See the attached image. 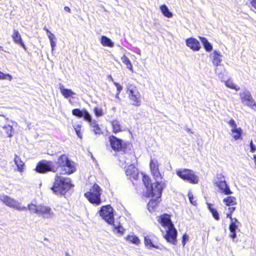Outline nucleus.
Instances as JSON below:
<instances>
[{
    "mask_svg": "<svg viewBox=\"0 0 256 256\" xmlns=\"http://www.w3.org/2000/svg\"><path fill=\"white\" fill-rule=\"evenodd\" d=\"M0 200L6 206L16 210H20L21 208L18 202L14 198L6 194H0Z\"/></svg>",
    "mask_w": 256,
    "mask_h": 256,
    "instance_id": "2eb2a0df",
    "label": "nucleus"
},
{
    "mask_svg": "<svg viewBox=\"0 0 256 256\" xmlns=\"http://www.w3.org/2000/svg\"><path fill=\"white\" fill-rule=\"evenodd\" d=\"M112 225L113 226V231L114 232L120 235H122L124 234L125 230L120 224L118 226H116L114 223V224Z\"/></svg>",
    "mask_w": 256,
    "mask_h": 256,
    "instance_id": "4c0bfd02",
    "label": "nucleus"
},
{
    "mask_svg": "<svg viewBox=\"0 0 256 256\" xmlns=\"http://www.w3.org/2000/svg\"><path fill=\"white\" fill-rule=\"evenodd\" d=\"M48 37L50 41L54 40V39L55 38L54 34L52 33H50V34H48Z\"/></svg>",
    "mask_w": 256,
    "mask_h": 256,
    "instance_id": "3c124183",
    "label": "nucleus"
},
{
    "mask_svg": "<svg viewBox=\"0 0 256 256\" xmlns=\"http://www.w3.org/2000/svg\"><path fill=\"white\" fill-rule=\"evenodd\" d=\"M142 180L146 188V190L152 185L151 183V179L148 175L146 174H142Z\"/></svg>",
    "mask_w": 256,
    "mask_h": 256,
    "instance_id": "c9c22d12",
    "label": "nucleus"
},
{
    "mask_svg": "<svg viewBox=\"0 0 256 256\" xmlns=\"http://www.w3.org/2000/svg\"><path fill=\"white\" fill-rule=\"evenodd\" d=\"M210 56L212 63L214 66H217L220 64L222 62V56L220 54V52L216 50H214L210 55Z\"/></svg>",
    "mask_w": 256,
    "mask_h": 256,
    "instance_id": "5701e85b",
    "label": "nucleus"
},
{
    "mask_svg": "<svg viewBox=\"0 0 256 256\" xmlns=\"http://www.w3.org/2000/svg\"><path fill=\"white\" fill-rule=\"evenodd\" d=\"M214 184L218 188V192L224 195L228 196L232 194L226 180L224 176L222 174H217L214 178Z\"/></svg>",
    "mask_w": 256,
    "mask_h": 256,
    "instance_id": "423d86ee",
    "label": "nucleus"
},
{
    "mask_svg": "<svg viewBox=\"0 0 256 256\" xmlns=\"http://www.w3.org/2000/svg\"><path fill=\"white\" fill-rule=\"evenodd\" d=\"M176 175L182 180L196 184L198 182V178L194 172L190 169L184 168L176 171Z\"/></svg>",
    "mask_w": 256,
    "mask_h": 256,
    "instance_id": "0eeeda50",
    "label": "nucleus"
},
{
    "mask_svg": "<svg viewBox=\"0 0 256 256\" xmlns=\"http://www.w3.org/2000/svg\"><path fill=\"white\" fill-rule=\"evenodd\" d=\"M186 42V46L194 51H198L201 48L199 42L195 38H188Z\"/></svg>",
    "mask_w": 256,
    "mask_h": 256,
    "instance_id": "412c9836",
    "label": "nucleus"
},
{
    "mask_svg": "<svg viewBox=\"0 0 256 256\" xmlns=\"http://www.w3.org/2000/svg\"><path fill=\"white\" fill-rule=\"evenodd\" d=\"M236 209V208L234 206H228V212L226 214V217L230 219L234 218L232 217V214L233 212L235 211Z\"/></svg>",
    "mask_w": 256,
    "mask_h": 256,
    "instance_id": "79ce46f5",
    "label": "nucleus"
},
{
    "mask_svg": "<svg viewBox=\"0 0 256 256\" xmlns=\"http://www.w3.org/2000/svg\"><path fill=\"white\" fill-rule=\"evenodd\" d=\"M114 84L116 88V90H117L116 92L120 93L121 91L122 90V86L119 83L116 82H114Z\"/></svg>",
    "mask_w": 256,
    "mask_h": 256,
    "instance_id": "09e8293b",
    "label": "nucleus"
},
{
    "mask_svg": "<svg viewBox=\"0 0 256 256\" xmlns=\"http://www.w3.org/2000/svg\"><path fill=\"white\" fill-rule=\"evenodd\" d=\"M212 204L210 203H207V207L210 212L212 213L213 218L216 220H220V217L218 212L217 210L212 208Z\"/></svg>",
    "mask_w": 256,
    "mask_h": 256,
    "instance_id": "2f4dec72",
    "label": "nucleus"
},
{
    "mask_svg": "<svg viewBox=\"0 0 256 256\" xmlns=\"http://www.w3.org/2000/svg\"><path fill=\"white\" fill-rule=\"evenodd\" d=\"M146 190V196L148 198H160L162 191L165 187V183L162 181H157Z\"/></svg>",
    "mask_w": 256,
    "mask_h": 256,
    "instance_id": "6e6552de",
    "label": "nucleus"
},
{
    "mask_svg": "<svg viewBox=\"0 0 256 256\" xmlns=\"http://www.w3.org/2000/svg\"><path fill=\"white\" fill-rule=\"evenodd\" d=\"M44 30H46V33L48 34H50V33H51L50 30H48V28H46L44 27Z\"/></svg>",
    "mask_w": 256,
    "mask_h": 256,
    "instance_id": "13d9d810",
    "label": "nucleus"
},
{
    "mask_svg": "<svg viewBox=\"0 0 256 256\" xmlns=\"http://www.w3.org/2000/svg\"><path fill=\"white\" fill-rule=\"evenodd\" d=\"M74 128L78 137L82 139V126L80 124H76L74 126Z\"/></svg>",
    "mask_w": 256,
    "mask_h": 256,
    "instance_id": "58836bf2",
    "label": "nucleus"
},
{
    "mask_svg": "<svg viewBox=\"0 0 256 256\" xmlns=\"http://www.w3.org/2000/svg\"><path fill=\"white\" fill-rule=\"evenodd\" d=\"M100 216L110 224H114L113 208L110 204L102 206L98 212Z\"/></svg>",
    "mask_w": 256,
    "mask_h": 256,
    "instance_id": "9b49d317",
    "label": "nucleus"
},
{
    "mask_svg": "<svg viewBox=\"0 0 256 256\" xmlns=\"http://www.w3.org/2000/svg\"><path fill=\"white\" fill-rule=\"evenodd\" d=\"M108 138L110 148L115 152L126 153L128 150H130L132 146L131 144L124 142L122 139L114 135L110 136Z\"/></svg>",
    "mask_w": 256,
    "mask_h": 256,
    "instance_id": "39448f33",
    "label": "nucleus"
},
{
    "mask_svg": "<svg viewBox=\"0 0 256 256\" xmlns=\"http://www.w3.org/2000/svg\"><path fill=\"white\" fill-rule=\"evenodd\" d=\"M121 60L123 64L126 65V68H128L130 71L132 72V65L129 58L125 54H123L122 56L121 57Z\"/></svg>",
    "mask_w": 256,
    "mask_h": 256,
    "instance_id": "72a5a7b5",
    "label": "nucleus"
},
{
    "mask_svg": "<svg viewBox=\"0 0 256 256\" xmlns=\"http://www.w3.org/2000/svg\"><path fill=\"white\" fill-rule=\"evenodd\" d=\"M14 162L17 167V170L20 172H22L24 170L25 164L22 160L21 158L15 154L14 156Z\"/></svg>",
    "mask_w": 256,
    "mask_h": 256,
    "instance_id": "b1692460",
    "label": "nucleus"
},
{
    "mask_svg": "<svg viewBox=\"0 0 256 256\" xmlns=\"http://www.w3.org/2000/svg\"><path fill=\"white\" fill-rule=\"evenodd\" d=\"M144 245L148 248H160L158 238L154 234H149L144 236Z\"/></svg>",
    "mask_w": 256,
    "mask_h": 256,
    "instance_id": "ddd939ff",
    "label": "nucleus"
},
{
    "mask_svg": "<svg viewBox=\"0 0 256 256\" xmlns=\"http://www.w3.org/2000/svg\"><path fill=\"white\" fill-rule=\"evenodd\" d=\"M35 171L38 174H44L48 172H56L57 168H55L52 166V163L50 160H44L39 161L35 168Z\"/></svg>",
    "mask_w": 256,
    "mask_h": 256,
    "instance_id": "9d476101",
    "label": "nucleus"
},
{
    "mask_svg": "<svg viewBox=\"0 0 256 256\" xmlns=\"http://www.w3.org/2000/svg\"><path fill=\"white\" fill-rule=\"evenodd\" d=\"M38 205L37 206L34 204H30L28 206V208L32 212L38 214Z\"/></svg>",
    "mask_w": 256,
    "mask_h": 256,
    "instance_id": "ea45409f",
    "label": "nucleus"
},
{
    "mask_svg": "<svg viewBox=\"0 0 256 256\" xmlns=\"http://www.w3.org/2000/svg\"><path fill=\"white\" fill-rule=\"evenodd\" d=\"M188 240V236L186 234H183L182 236V245L183 246H184L186 242Z\"/></svg>",
    "mask_w": 256,
    "mask_h": 256,
    "instance_id": "de8ad7c7",
    "label": "nucleus"
},
{
    "mask_svg": "<svg viewBox=\"0 0 256 256\" xmlns=\"http://www.w3.org/2000/svg\"><path fill=\"white\" fill-rule=\"evenodd\" d=\"M50 42L51 46L52 48V50H54V48L56 46L55 42H54V40L50 41Z\"/></svg>",
    "mask_w": 256,
    "mask_h": 256,
    "instance_id": "603ef678",
    "label": "nucleus"
},
{
    "mask_svg": "<svg viewBox=\"0 0 256 256\" xmlns=\"http://www.w3.org/2000/svg\"><path fill=\"white\" fill-rule=\"evenodd\" d=\"M222 202L227 206H234L237 204L236 198L234 196H227L223 199Z\"/></svg>",
    "mask_w": 256,
    "mask_h": 256,
    "instance_id": "a878e982",
    "label": "nucleus"
},
{
    "mask_svg": "<svg viewBox=\"0 0 256 256\" xmlns=\"http://www.w3.org/2000/svg\"><path fill=\"white\" fill-rule=\"evenodd\" d=\"M232 138L235 140H242V130L240 128L231 130Z\"/></svg>",
    "mask_w": 256,
    "mask_h": 256,
    "instance_id": "bb28decb",
    "label": "nucleus"
},
{
    "mask_svg": "<svg viewBox=\"0 0 256 256\" xmlns=\"http://www.w3.org/2000/svg\"><path fill=\"white\" fill-rule=\"evenodd\" d=\"M110 124L112 128V132L114 134H118L124 130L120 122L116 119H114L110 121Z\"/></svg>",
    "mask_w": 256,
    "mask_h": 256,
    "instance_id": "4be33fe9",
    "label": "nucleus"
},
{
    "mask_svg": "<svg viewBox=\"0 0 256 256\" xmlns=\"http://www.w3.org/2000/svg\"><path fill=\"white\" fill-rule=\"evenodd\" d=\"M150 168L151 174L155 180L162 179V176L159 170V164L158 160L150 159Z\"/></svg>",
    "mask_w": 256,
    "mask_h": 256,
    "instance_id": "4468645a",
    "label": "nucleus"
},
{
    "mask_svg": "<svg viewBox=\"0 0 256 256\" xmlns=\"http://www.w3.org/2000/svg\"><path fill=\"white\" fill-rule=\"evenodd\" d=\"M90 127L92 128V131L96 134L101 135L103 134V131L100 128L99 124L95 120L93 121L90 124Z\"/></svg>",
    "mask_w": 256,
    "mask_h": 256,
    "instance_id": "cd10ccee",
    "label": "nucleus"
},
{
    "mask_svg": "<svg viewBox=\"0 0 256 256\" xmlns=\"http://www.w3.org/2000/svg\"><path fill=\"white\" fill-rule=\"evenodd\" d=\"M74 186V184L70 178L62 176L57 174L55 175L50 190L56 194L64 196Z\"/></svg>",
    "mask_w": 256,
    "mask_h": 256,
    "instance_id": "f03ea898",
    "label": "nucleus"
},
{
    "mask_svg": "<svg viewBox=\"0 0 256 256\" xmlns=\"http://www.w3.org/2000/svg\"><path fill=\"white\" fill-rule=\"evenodd\" d=\"M102 193L101 188L97 184H94L89 190L84 194V196L90 204L99 206L102 203Z\"/></svg>",
    "mask_w": 256,
    "mask_h": 256,
    "instance_id": "20e7f679",
    "label": "nucleus"
},
{
    "mask_svg": "<svg viewBox=\"0 0 256 256\" xmlns=\"http://www.w3.org/2000/svg\"><path fill=\"white\" fill-rule=\"evenodd\" d=\"M160 10L164 16L168 18H170L172 16V14L168 9V8L165 4H162L160 6Z\"/></svg>",
    "mask_w": 256,
    "mask_h": 256,
    "instance_id": "f704fd0d",
    "label": "nucleus"
},
{
    "mask_svg": "<svg viewBox=\"0 0 256 256\" xmlns=\"http://www.w3.org/2000/svg\"><path fill=\"white\" fill-rule=\"evenodd\" d=\"M12 79V77L10 74H4L0 71V80H11Z\"/></svg>",
    "mask_w": 256,
    "mask_h": 256,
    "instance_id": "a18cd8bd",
    "label": "nucleus"
},
{
    "mask_svg": "<svg viewBox=\"0 0 256 256\" xmlns=\"http://www.w3.org/2000/svg\"><path fill=\"white\" fill-rule=\"evenodd\" d=\"M250 151L252 152H254L256 150V147L254 145L252 140H251V141L250 142Z\"/></svg>",
    "mask_w": 256,
    "mask_h": 256,
    "instance_id": "8fccbe9b",
    "label": "nucleus"
},
{
    "mask_svg": "<svg viewBox=\"0 0 256 256\" xmlns=\"http://www.w3.org/2000/svg\"><path fill=\"white\" fill-rule=\"evenodd\" d=\"M94 112L97 117H100L103 114L102 110L98 107H94Z\"/></svg>",
    "mask_w": 256,
    "mask_h": 256,
    "instance_id": "c03bdc74",
    "label": "nucleus"
},
{
    "mask_svg": "<svg viewBox=\"0 0 256 256\" xmlns=\"http://www.w3.org/2000/svg\"><path fill=\"white\" fill-rule=\"evenodd\" d=\"M125 173L128 178L132 180H136L138 178V172L136 168L132 165L128 166L126 169Z\"/></svg>",
    "mask_w": 256,
    "mask_h": 256,
    "instance_id": "a211bd4d",
    "label": "nucleus"
},
{
    "mask_svg": "<svg viewBox=\"0 0 256 256\" xmlns=\"http://www.w3.org/2000/svg\"><path fill=\"white\" fill-rule=\"evenodd\" d=\"M55 168L60 169V174L70 175L76 171L75 163L66 154H62L58 158Z\"/></svg>",
    "mask_w": 256,
    "mask_h": 256,
    "instance_id": "7ed1b4c3",
    "label": "nucleus"
},
{
    "mask_svg": "<svg viewBox=\"0 0 256 256\" xmlns=\"http://www.w3.org/2000/svg\"><path fill=\"white\" fill-rule=\"evenodd\" d=\"M230 222L229 225V230L230 232V236L232 238H235L236 236V230L238 228L240 222L236 218L230 219Z\"/></svg>",
    "mask_w": 256,
    "mask_h": 256,
    "instance_id": "6ab92c4d",
    "label": "nucleus"
},
{
    "mask_svg": "<svg viewBox=\"0 0 256 256\" xmlns=\"http://www.w3.org/2000/svg\"><path fill=\"white\" fill-rule=\"evenodd\" d=\"M188 196L190 200V202L194 206H196L198 204L197 200H195L193 194L192 192H189L188 194Z\"/></svg>",
    "mask_w": 256,
    "mask_h": 256,
    "instance_id": "a19ab883",
    "label": "nucleus"
},
{
    "mask_svg": "<svg viewBox=\"0 0 256 256\" xmlns=\"http://www.w3.org/2000/svg\"><path fill=\"white\" fill-rule=\"evenodd\" d=\"M125 239L129 242H131L136 245H138L140 244V240L136 236H127Z\"/></svg>",
    "mask_w": 256,
    "mask_h": 256,
    "instance_id": "e433bc0d",
    "label": "nucleus"
},
{
    "mask_svg": "<svg viewBox=\"0 0 256 256\" xmlns=\"http://www.w3.org/2000/svg\"><path fill=\"white\" fill-rule=\"evenodd\" d=\"M44 30H46V33L48 34H50V33H51L50 30H48V28H46L44 27Z\"/></svg>",
    "mask_w": 256,
    "mask_h": 256,
    "instance_id": "4d7b16f0",
    "label": "nucleus"
},
{
    "mask_svg": "<svg viewBox=\"0 0 256 256\" xmlns=\"http://www.w3.org/2000/svg\"><path fill=\"white\" fill-rule=\"evenodd\" d=\"M241 102L252 109L256 111V102L248 91H244L240 94Z\"/></svg>",
    "mask_w": 256,
    "mask_h": 256,
    "instance_id": "f8f14e48",
    "label": "nucleus"
},
{
    "mask_svg": "<svg viewBox=\"0 0 256 256\" xmlns=\"http://www.w3.org/2000/svg\"><path fill=\"white\" fill-rule=\"evenodd\" d=\"M126 92L132 106L136 107L140 106L141 95L136 86L132 84H128L126 88Z\"/></svg>",
    "mask_w": 256,
    "mask_h": 256,
    "instance_id": "1a4fd4ad",
    "label": "nucleus"
},
{
    "mask_svg": "<svg viewBox=\"0 0 256 256\" xmlns=\"http://www.w3.org/2000/svg\"><path fill=\"white\" fill-rule=\"evenodd\" d=\"M38 212L37 214L42 216L44 218H48L52 215V208L47 206L44 204L38 205Z\"/></svg>",
    "mask_w": 256,
    "mask_h": 256,
    "instance_id": "f3484780",
    "label": "nucleus"
},
{
    "mask_svg": "<svg viewBox=\"0 0 256 256\" xmlns=\"http://www.w3.org/2000/svg\"><path fill=\"white\" fill-rule=\"evenodd\" d=\"M100 43L104 46L112 48L114 46V44L111 40L105 36H101Z\"/></svg>",
    "mask_w": 256,
    "mask_h": 256,
    "instance_id": "c85d7f7f",
    "label": "nucleus"
},
{
    "mask_svg": "<svg viewBox=\"0 0 256 256\" xmlns=\"http://www.w3.org/2000/svg\"><path fill=\"white\" fill-rule=\"evenodd\" d=\"M160 200V198H156L154 199H151L148 203L147 207L148 211L150 212H154L156 210L158 206V204Z\"/></svg>",
    "mask_w": 256,
    "mask_h": 256,
    "instance_id": "393cba45",
    "label": "nucleus"
},
{
    "mask_svg": "<svg viewBox=\"0 0 256 256\" xmlns=\"http://www.w3.org/2000/svg\"><path fill=\"white\" fill-rule=\"evenodd\" d=\"M120 92H116V95H115V97H116V98H118H118H119V96H120Z\"/></svg>",
    "mask_w": 256,
    "mask_h": 256,
    "instance_id": "bf43d9fd",
    "label": "nucleus"
},
{
    "mask_svg": "<svg viewBox=\"0 0 256 256\" xmlns=\"http://www.w3.org/2000/svg\"><path fill=\"white\" fill-rule=\"evenodd\" d=\"M224 83L226 87L230 89L234 90L236 91L239 90H240V88L237 86L234 82H233L232 80L230 78H228L225 80Z\"/></svg>",
    "mask_w": 256,
    "mask_h": 256,
    "instance_id": "473e14b6",
    "label": "nucleus"
},
{
    "mask_svg": "<svg viewBox=\"0 0 256 256\" xmlns=\"http://www.w3.org/2000/svg\"><path fill=\"white\" fill-rule=\"evenodd\" d=\"M108 76L109 80L110 81H112L114 84V82H116L114 81V80L113 79V78L111 75H110Z\"/></svg>",
    "mask_w": 256,
    "mask_h": 256,
    "instance_id": "5fc2aeb1",
    "label": "nucleus"
},
{
    "mask_svg": "<svg viewBox=\"0 0 256 256\" xmlns=\"http://www.w3.org/2000/svg\"><path fill=\"white\" fill-rule=\"evenodd\" d=\"M64 9L66 11L68 12H70V9L68 6H64Z\"/></svg>",
    "mask_w": 256,
    "mask_h": 256,
    "instance_id": "864d4df0",
    "label": "nucleus"
},
{
    "mask_svg": "<svg viewBox=\"0 0 256 256\" xmlns=\"http://www.w3.org/2000/svg\"><path fill=\"white\" fill-rule=\"evenodd\" d=\"M60 90L62 94L65 98H68L70 96H72L75 94L71 90L65 88L63 85H62L60 87Z\"/></svg>",
    "mask_w": 256,
    "mask_h": 256,
    "instance_id": "c756f323",
    "label": "nucleus"
},
{
    "mask_svg": "<svg viewBox=\"0 0 256 256\" xmlns=\"http://www.w3.org/2000/svg\"><path fill=\"white\" fill-rule=\"evenodd\" d=\"M158 221L166 229V234L164 236V239L167 242L176 245L177 243L178 232L171 220V215L163 214L158 216Z\"/></svg>",
    "mask_w": 256,
    "mask_h": 256,
    "instance_id": "f257e3e1",
    "label": "nucleus"
},
{
    "mask_svg": "<svg viewBox=\"0 0 256 256\" xmlns=\"http://www.w3.org/2000/svg\"><path fill=\"white\" fill-rule=\"evenodd\" d=\"M44 30H46V33L48 34H50V33H51L50 30H48V28H46L44 27Z\"/></svg>",
    "mask_w": 256,
    "mask_h": 256,
    "instance_id": "6e6d98bb",
    "label": "nucleus"
},
{
    "mask_svg": "<svg viewBox=\"0 0 256 256\" xmlns=\"http://www.w3.org/2000/svg\"><path fill=\"white\" fill-rule=\"evenodd\" d=\"M228 124L232 128V130L236 129L238 128L236 124L235 121L233 119H230L228 121Z\"/></svg>",
    "mask_w": 256,
    "mask_h": 256,
    "instance_id": "49530a36",
    "label": "nucleus"
},
{
    "mask_svg": "<svg viewBox=\"0 0 256 256\" xmlns=\"http://www.w3.org/2000/svg\"><path fill=\"white\" fill-rule=\"evenodd\" d=\"M72 114L79 118L83 117L84 120L89 122H92V116L86 110H80L79 108H74L72 110Z\"/></svg>",
    "mask_w": 256,
    "mask_h": 256,
    "instance_id": "dca6fc26",
    "label": "nucleus"
},
{
    "mask_svg": "<svg viewBox=\"0 0 256 256\" xmlns=\"http://www.w3.org/2000/svg\"><path fill=\"white\" fill-rule=\"evenodd\" d=\"M12 38L16 44L20 45L24 50H26V46L22 40L21 34L17 30H14Z\"/></svg>",
    "mask_w": 256,
    "mask_h": 256,
    "instance_id": "aec40b11",
    "label": "nucleus"
},
{
    "mask_svg": "<svg viewBox=\"0 0 256 256\" xmlns=\"http://www.w3.org/2000/svg\"><path fill=\"white\" fill-rule=\"evenodd\" d=\"M199 38L200 40L201 41L202 43L203 44V46H204V48L206 52H210L212 50V44L208 42V40L202 36H199Z\"/></svg>",
    "mask_w": 256,
    "mask_h": 256,
    "instance_id": "7c9ffc66",
    "label": "nucleus"
},
{
    "mask_svg": "<svg viewBox=\"0 0 256 256\" xmlns=\"http://www.w3.org/2000/svg\"><path fill=\"white\" fill-rule=\"evenodd\" d=\"M4 128L6 130V135L8 137L12 136V127L10 125H7L4 126Z\"/></svg>",
    "mask_w": 256,
    "mask_h": 256,
    "instance_id": "37998d69",
    "label": "nucleus"
}]
</instances>
